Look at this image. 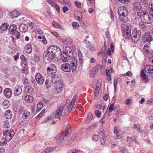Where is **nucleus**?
I'll use <instances>...</instances> for the list:
<instances>
[{
  "instance_id": "nucleus-58",
  "label": "nucleus",
  "mask_w": 153,
  "mask_h": 153,
  "mask_svg": "<svg viewBox=\"0 0 153 153\" xmlns=\"http://www.w3.org/2000/svg\"><path fill=\"white\" fill-rule=\"evenodd\" d=\"M88 120H90L93 118L92 114L91 113H89L88 114Z\"/></svg>"
},
{
  "instance_id": "nucleus-61",
  "label": "nucleus",
  "mask_w": 153,
  "mask_h": 153,
  "mask_svg": "<svg viewBox=\"0 0 153 153\" xmlns=\"http://www.w3.org/2000/svg\"><path fill=\"white\" fill-rule=\"evenodd\" d=\"M110 48L112 53L114 52V49L113 46V43L112 42L111 43L110 45V48Z\"/></svg>"
},
{
  "instance_id": "nucleus-6",
  "label": "nucleus",
  "mask_w": 153,
  "mask_h": 153,
  "mask_svg": "<svg viewBox=\"0 0 153 153\" xmlns=\"http://www.w3.org/2000/svg\"><path fill=\"white\" fill-rule=\"evenodd\" d=\"M64 107L65 105L63 104H61L59 106L54 114L55 117L60 119L59 117L62 116Z\"/></svg>"
},
{
  "instance_id": "nucleus-43",
  "label": "nucleus",
  "mask_w": 153,
  "mask_h": 153,
  "mask_svg": "<svg viewBox=\"0 0 153 153\" xmlns=\"http://www.w3.org/2000/svg\"><path fill=\"white\" fill-rule=\"evenodd\" d=\"M144 22H140L139 23V26L140 28L143 30H146V27L144 25Z\"/></svg>"
},
{
  "instance_id": "nucleus-20",
  "label": "nucleus",
  "mask_w": 153,
  "mask_h": 153,
  "mask_svg": "<svg viewBox=\"0 0 153 153\" xmlns=\"http://www.w3.org/2000/svg\"><path fill=\"white\" fill-rule=\"evenodd\" d=\"M47 1L53 7H55L56 10L58 12H59L60 7L59 6L56 4V3L52 0H48Z\"/></svg>"
},
{
  "instance_id": "nucleus-13",
  "label": "nucleus",
  "mask_w": 153,
  "mask_h": 153,
  "mask_svg": "<svg viewBox=\"0 0 153 153\" xmlns=\"http://www.w3.org/2000/svg\"><path fill=\"white\" fill-rule=\"evenodd\" d=\"M70 65L73 71L76 70L77 67V62L76 58H73L72 59L71 61Z\"/></svg>"
},
{
  "instance_id": "nucleus-48",
  "label": "nucleus",
  "mask_w": 153,
  "mask_h": 153,
  "mask_svg": "<svg viewBox=\"0 0 153 153\" xmlns=\"http://www.w3.org/2000/svg\"><path fill=\"white\" fill-rule=\"evenodd\" d=\"M96 72H97L99 70H100L102 68V66L100 65H97L94 68Z\"/></svg>"
},
{
  "instance_id": "nucleus-17",
  "label": "nucleus",
  "mask_w": 153,
  "mask_h": 153,
  "mask_svg": "<svg viewBox=\"0 0 153 153\" xmlns=\"http://www.w3.org/2000/svg\"><path fill=\"white\" fill-rule=\"evenodd\" d=\"M143 70L147 73H153V66L149 65H145Z\"/></svg>"
},
{
  "instance_id": "nucleus-30",
  "label": "nucleus",
  "mask_w": 153,
  "mask_h": 153,
  "mask_svg": "<svg viewBox=\"0 0 153 153\" xmlns=\"http://www.w3.org/2000/svg\"><path fill=\"white\" fill-rule=\"evenodd\" d=\"M18 11L16 10H14L13 12L10 13V16L12 18H16L19 16Z\"/></svg>"
},
{
  "instance_id": "nucleus-19",
  "label": "nucleus",
  "mask_w": 153,
  "mask_h": 153,
  "mask_svg": "<svg viewBox=\"0 0 153 153\" xmlns=\"http://www.w3.org/2000/svg\"><path fill=\"white\" fill-rule=\"evenodd\" d=\"M62 70L65 72H69L71 70V67L70 65L68 63H65L63 64L61 67Z\"/></svg>"
},
{
  "instance_id": "nucleus-3",
  "label": "nucleus",
  "mask_w": 153,
  "mask_h": 153,
  "mask_svg": "<svg viewBox=\"0 0 153 153\" xmlns=\"http://www.w3.org/2000/svg\"><path fill=\"white\" fill-rule=\"evenodd\" d=\"M3 134L5 137V140L7 141H9L13 138L15 133L13 130L6 129L3 131Z\"/></svg>"
},
{
  "instance_id": "nucleus-59",
  "label": "nucleus",
  "mask_w": 153,
  "mask_h": 153,
  "mask_svg": "<svg viewBox=\"0 0 153 153\" xmlns=\"http://www.w3.org/2000/svg\"><path fill=\"white\" fill-rule=\"evenodd\" d=\"M114 104L113 103H112L110 105L109 108V111L110 112H111L112 111L114 110Z\"/></svg>"
},
{
  "instance_id": "nucleus-8",
  "label": "nucleus",
  "mask_w": 153,
  "mask_h": 153,
  "mask_svg": "<svg viewBox=\"0 0 153 153\" xmlns=\"http://www.w3.org/2000/svg\"><path fill=\"white\" fill-rule=\"evenodd\" d=\"M35 79L38 84L41 85L44 82V79L42 75L39 73H37L35 76Z\"/></svg>"
},
{
  "instance_id": "nucleus-15",
  "label": "nucleus",
  "mask_w": 153,
  "mask_h": 153,
  "mask_svg": "<svg viewBox=\"0 0 153 153\" xmlns=\"http://www.w3.org/2000/svg\"><path fill=\"white\" fill-rule=\"evenodd\" d=\"M140 75L141 79L143 82L146 83L149 81L148 78V75L144 73V70H142Z\"/></svg>"
},
{
  "instance_id": "nucleus-32",
  "label": "nucleus",
  "mask_w": 153,
  "mask_h": 153,
  "mask_svg": "<svg viewBox=\"0 0 153 153\" xmlns=\"http://www.w3.org/2000/svg\"><path fill=\"white\" fill-rule=\"evenodd\" d=\"M70 102V101L69 100H67L66 103L68 104V103H69ZM74 105V104H73V103H71V102L70 105L68 104V105H67V108L69 111H71L72 110L73 105Z\"/></svg>"
},
{
  "instance_id": "nucleus-14",
  "label": "nucleus",
  "mask_w": 153,
  "mask_h": 153,
  "mask_svg": "<svg viewBox=\"0 0 153 153\" xmlns=\"http://www.w3.org/2000/svg\"><path fill=\"white\" fill-rule=\"evenodd\" d=\"M22 92V88L18 86H16L13 88V94L15 96H18L21 94Z\"/></svg>"
},
{
  "instance_id": "nucleus-10",
  "label": "nucleus",
  "mask_w": 153,
  "mask_h": 153,
  "mask_svg": "<svg viewBox=\"0 0 153 153\" xmlns=\"http://www.w3.org/2000/svg\"><path fill=\"white\" fill-rule=\"evenodd\" d=\"M66 56H63L60 58V60L63 62H66L68 61L69 58L71 57L73 55V53L72 52H69L70 53L69 54V52L68 51L65 52V53L63 52Z\"/></svg>"
},
{
  "instance_id": "nucleus-62",
  "label": "nucleus",
  "mask_w": 153,
  "mask_h": 153,
  "mask_svg": "<svg viewBox=\"0 0 153 153\" xmlns=\"http://www.w3.org/2000/svg\"><path fill=\"white\" fill-rule=\"evenodd\" d=\"M100 137L98 135H94L93 137V139L95 141L98 140Z\"/></svg>"
},
{
  "instance_id": "nucleus-40",
  "label": "nucleus",
  "mask_w": 153,
  "mask_h": 153,
  "mask_svg": "<svg viewBox=\"0 0 153 153\" xmlns=\"http://www.w3.org/2000/svg\"><path fill=\"white\" fill-rule=\"evenodd\" d=\"M2 127L4 128H8L10 127V125L8 121L5 120L3 122Z\"/></svg>"
},
{
  "instance_id": "nucleus-47",
  "label": "nucleus",
  "mask_w": 153,
  "mask_h": 153,
  "mask_svg": "<svg viewBox=\"0 0 153 153\" xmlns=\"http://www.w3.org/2000/svg\"><path fill=\"white\" fill-rule=\"evenodd\" d=\"M9 102L7 101H4L2 104V105L4 108H7L9 107Z\"/></svg>"
},
{
  "instance_id": "nucleus-21",
  "label": "nucleus",
  "mask_w": 153,
  "mask_h": 153,
  "mask_svg": "<svg viewBox=\"0 0 153 153\" xmlns=\"http://www.w3.org/2000/svg\"><path fill=\"white\" fill-rule=\"evenodd\" d=\"M28 26L27 25L23 23L21 24L19 27V29L21 32L26 31L28 30Z\"/></svg>"
},
{
  "instance_id": "nucleus-41",
  "label": "nucleus",
  "mask_w": 153,
  "mask_h": 153,
  "mask_svg": "<svg viewBox=\"0 0 153 153\" xmlns=\"http://www.w3.org/2000/svg\"><path fill=\"white\" fill-rule=\"evenodd\" d=\"M124 34L125 38L128 39H129L131 38V31L125 32H124Z\"/></svg>"
},
{
  "instance_id": "nucleus-50",
  "label": "nucleus",
  "mask_w": 153,
  "mask_h": 153,
  "mask_svg": "<svg viewBox=\"0 0 153 153\" xmlns=\"http://www.w3.org/2000/svg\"><path fill=\"white\" fill-rule=\"evenodd\" d=\"M74 4L77 7L79 8H81V2L79 1H75Z\"/></svg>"
},
{
  "instance_id": "nucleus-7",
  "label": "nucleus",
  "mask_w": 153,
  "mask_h": 153,
  "mask_svg": "<svg viewBox=\"0 0 153 153\" xmlns=\"http://www.w3.org/2000/svg\"><path fill=\"white\" fill-rule=\"evenodd\" d=\"M48 51L53 54L61 53V51L59 47L56 46L52 45L49 46L48 48Z\"/></svg>"
},
{
  "instance_id": "nucleus-57",
  "label": "nucleus",
  "mask_w": 153,
  "mask_h": 153,
  "mask_svg": "<svg viewBox=\"0 0 153 153\" xmlns=\"http://www.w3.org/2000/svg\"><path fill=\"white\" fill-rule=\"evenodd\" d=\"M77 96L75 95L73 97L71 102V103H73V104H75V101L77 99Z\"/></svg>"
},
{
  "instance_id": "nucleus-28",
  "label": "nucleus",
  "mask_w": 153,
  "mask_h": 153,
  "mask_svg": "<svg viewBox=\"0 0 153 153\" xmlns=\"http://www.w3.org/2000/svg\"><path fill=\"white\" fill-rule=\"evenodd\" d=\"M25 100L27 102H31L33 101V98L31 96L27 95L25 97Z\"/></svg>"
},
{
  "instance_id": "nucleus-39",
  "label": "nucleus",
  "mask_w": 153,
  "mask_h": 153,
  "mask_svg": "<svg viewBox=\"0 0 153 153\" xmlns=\"http://www.w3.org/2000/svg\"><path fill=\"white\" fill-rule=\"evenodd\" d=\"M54 150V148H48L42 151L41 153H51Z\"/></svg>"
},
{
  "instance_id": "nucleus-60",
  "label": "nucleus",
  "mask_w": 153,
  "mask_h": 153,
  "mask_svg": "<svg viewBox=\"0 0 153 153\" xmlns=\"http://www.w3.org/2000/svg\"><path fill=\"white\" fill-rule=\"evenodd\" d=\"M105 46H103L102 47V51L101 52H99L98 53L99 55H100L101 54H102L103 53L105 52Z\"/></svg>"
},
{
  "instance_id": "nucleus-12",
  "label": "nucleus",
  "mask_w": 153,
  "mask_h": 153,
  "mask_svg": "<svg viewBox=\"0 0 153 153\" xmlns=\"http://www.w3.org/2000/svg\"><path fill=\"white\" fill-rule=\"evenodd\" d=\"M55 84L54 89L57 93H61L63 89V84L62 82V81H59Z\"/></svg>"
},
{
  "instance_id": "nucleus-35",
  "label": "nucleus",
  "mask_w": 153,
  "mask_h": 153,
  "mask_svg": "<svg viewBox=\"0 0 153 153\" xmlns=\"http://www.w3.org/2000/svg\"><path fill=\"white\" fill-rule=\"evenodd\" d=\"M114 133L116 135L114 136V138L115 139H118L119 138V134L120 133L119 130L117 129V128L115 127L114 128Z\"/></svg>"
},
{
  "instance_id": "nucleus-55",
  "label": "nucleus",
  "mask_w": 153,
  "mask_h": 153,
  "mask_svg": "<svg viewBox=\"0 0 153 153\" xmlns=\"http://www.w3.org/2000/svg\"><path fill=\"white\" fill-rule=\"evenodd\" d=\"M80 152V151L78 149H73L70 151L68 153H77Z\"/></svg>"
},
{
  "instance_id": "nucleus-33",
  "label": "nucleus",
  "mask_w": 153,
  "mask_h": 153,
  "mask_svg": "<svg viewBox=\"0 0 153 153\" xmlns=\"http://www.w3.org/2000/svg\"><path fill=\"white\" fill-rule=\"evenodd\" d=\"M102 82V79L101 78H99L97 81L96 85L97 89H100L101 88Z\"/></svg>"
},
{
  "instance_id": "nucleus-9",
  "label": "nucleus",
  "mask_w": 153,
  "mask_h": 153,
  "mask_svg": "<svg viewBox=\"0 0 153 153\" xmlns=\"http://www.w3.org/2000/svg\"><path fill=\"white\" fill-rule=\"evenodd\" d=\"M141 19L143 22L145 24H150L153 22V20L151 19L149 16L146 14L145 12V14L143 15Z\"/></svg>"
},
{
  "instance_id": "nucleus-11",
  "label": "nucleus",
  "mask_w": 153,
  "mask_h": 153,
  "mask_svg": "<svg viewBox=\"0 0 153 153\" xmlns=\"http://www.w3.org/2000/svg\"><path fill=\"white\" fill-rule=\"evenodd\" d=\"M56 55L48 51L47 54V59L48 62H55L56 60Z\"/></svg>"
},
{
  "instance_id": "nucleus-27",
  "label": "nucleus",
  "mask_w": 153,
  "mask_h": 153,
  "mask_svg": "<svg viewBox=\"0 0 153 153\" xmlns=\"http://www.w3.org/2000/svg\"><path fill=\"white\" fill-rule=\"evenodd\" d=\"M124 28V32L127 31H131V26L130 24L129 23L126 24L123 26Z\"/></svg>"
},
{
  "instance_id": "nucleus-45",
  "label": "nucleus",
  "mask_w": 153,
  "mask_h": 153,
  "mask_svg": "<svg viewBox=\"0 0 153 153\" xmlns=\"http://www.w3.org/2000/svg\"><path fill=\"white\" fill-rule=\"evenodd\" d=\"M0 29L3 31L6 30L7 29V24L4 23H3L1 26Z\"/></svg>"
},
{
  "instance_id": "nucleus-1",
  "label": "nucleus",
  "mask_w": 153,
  "mask_h": 153,
  "mask_svg": "<svg viewBox=\"0 0 153 153\" xmlns=\"http://www.w3.org/2000/svg\"><path fill=\"white\" fill-rule=\"evenodd\" d=\"M142 38L143 41V42L146 43L147 42H149L148 43L144 45L143 48L144 52L146 53H148L149 52V45H150V42L153 40V38L149 36V33L148 32L145 33Z\"/></svg>"
},
{
  "instance_id": "nucleus-31",
  "label": "nucleus",
  "mask_w": 153,
  "mask_h": 153,
  "mask_svg": "<svg viewBox=\"0 0 153 153\" xmlns=\"http://www.w3.org/2000/svg\"><path fill=\"white\" fill-rule=\"evenodd\" d=\"M43 104L42 102L40 101L37 104L36 111L39 112L40 111L43 107Z\"/></svg>"
},
{
  "instance_id": "nucleus-42",
  "label": "nucleus",
  "mask_w": 153,
  "mask_h": 153,
  "mask_svg": "<svg viewBox=\"0 0 153 153\" xmlns=\"http://www.w3.org/2000/svg\"><path fill=\"white\" fill-rule=\"evenodd\" d=\"M78 54L79 60V63L80 64H81L82 62V55L80 51L78 50Z\"/></svg>"
},
{
  "instance_id": "nucleus-34",
  "label": "nucleus",
  "mask_w": 153,
  "mask_h": 153,
  "mask_svg": "<svg viewBox=\"0 0 153 153\" xmlns=\"http://www.w3.org/2000/svg\"><path fill=\"white\" fill-rule=\"evenodd\" d=\"M30 114L29 112L26 110H25L22 113V118L24 120L26 119L29 116Z\"/></svg>"
},
{
  "instance_id": "nucleus-49",
  "label": "nucleus",
  "mask_w": 153,
  "mask_h": 153,
  "mask_svg": "<svg viewBox=\"0 0 153 153\" xmlns=\"http://www.w3.org/2000/svg\"><path fill=\"white\" fill-rule=\"evenodd\" d=\"M20 58L22 61L23 62L24 64L25 65H26L27 64V59L23 55H22L20 56Z\"/></svg>"
},
{
  "instance_id": "nucleus-36",
  "label": "nucleus",
  "mask_w": 153,
  "mask_h": 153,
  "mask_svg": "<svg viewBox=\"0 0 153 153\" xmlns=\"http://www.w3.org/2000/svg\"><path fill=\"white\" fill-rule=\"evenodd\" d=\"M149 7V13L153 18V5L152 3H150Z\"/></svg>"
},
{
  "instance_id": "nucleus-23",
  "label": "nucleus",
  "mask_w": 153,
  "mask_h": 153,
  "mask_svg": "<svg viewBox=\"0 0 153 153\" xmlns=\"http://www.w3.org/2000/svg\"><path fill=\"white\" fill-rule=\"evenodd\" d=\"M139 11H135V19H140V18L143 16V15L145 14V12L142 11L139 12Z\"/></svg>"
},
{
  "instance_id": "nucleus-29",
  "label": "nucleus",
  "mask_w": 153,
  "mask_h": 153,
  "mask_svg": "<svg viewBox=\"0 0 153 153\" xmlns=\"http://www.w3.org/2000/svg\"><path fill=\"white\" fill-rule=\"evenodd\" d=\"M4 117L6 119H10L12 117V113L10 111L8 110L5 113Z\"/></svg>"
},
{
  "instance_id": "nucleus-56",
  "label": "nucleus",
  "mask_w": 153,
  "mask_h": 153,
  "mask_svg": "<svg viewBox=\"0 0 153 153\" xmlns=\"http://www.w3.org/2000/svg\"><path fill=\"white\" fill-rule=\"evenodd\" d=\"M79 24L77 22H74L72 24V27L74 28H76L79 27Z\"/></svg>"
},
{
  "instance_id": "nucleus-44",
  "label": "nucleus",
  "mask_w": 153,
  "mask_h": 153,
  "mask_svg": "<svg viewBox=\"0 0 153 153\" xmlns=\"http://www.w3.org/2000/svg\"><path fill=\"white\" fill-rule=\"evenodd\" d=\"M62 3L63 4H66L69 6H71V3L69 0H63L62 1Z\"/></svg>"
},
{
  "instance_id": "nucleus-2",
  "label": "nucleus",
  "mask_w": 153,
  "mask_h": 153,
  "mask_svg": "<svg viewBox=\"0 0 153 153\" xmlns=\"http://www.w3.org/2000/svg\"><path fill=\"white\" fill-rule=\"evenodd\" d=\"M117 12L119 16V20L121 22H126L128 18V13L127 8L124 7H120Z\"/></svg>"
},
{
  "instance_id": "nucleus-54",
  "label": "nucleus",
  "mask_w": 153,
  "mask_h": 153,
  "mask_svg": "<svg viewBox=\"0 0 153 153\" xmlns=\"http://www.w3.org/2000/svg\"><path fill=\"white\" fill-rule=\"evenodd\" d=\"M45 84L46 87L47 88L50 86L49 81L48 80L46 79V80L45 82Z\"/></svg>"
},
{
  "instance_id": "nucleus-22",
  "label": "nucleus",
  "mask_w": 153,
  "mask_h": 153,
  "mask_svg": "<svg viewBox=\"0 0 153 153\" xmlns=\"http://www.w3.org/2000/svg\"><path fill=\"white\" fill-rule=\"evenodd\" d=\"M12 91L9 88H6L4 91V94L7 98H10L11 95Z\"/></svg>"
},
{
  "instance_id": "nucleus-5",
  "label": "nucleus",
  "mask_w": 153,
  "mask_h": 153,
  "mask_svg": "<svg viewBox=\"0 0 153 153\" xmlns=\"http://www.w3.org/2000/svg\"><path fill=\"white\" fill-rule=\"evenodd\" d=\"M141 36V31L139 30L134 29L133 30L131 35V39L134 42H137L139 40Z\"/></svg>"
},
{
  "instance_id": "nucleus-38",
  "label": "nucleus",
  "mask_w": 153,
  "mask_h": 153,
  "mask_svg": "<svg viewBox=\"0 0 153 153\" xmlns=\"http://www.w3.org/2000/svg\"><path fill=\"white\" fill-rule=\"evenodd\" d=\"M127 138L130 139L131 142H134L135 143L138 144L139 143L138 142L137 140L136 137L134 136H131V137H128Z\"/></svg>"
},
{
  "instance_id": "nucleus-4",
  "label": "nucleus",
  "mask_w": 153,
  "mask_h": 153,
  "mask_svg": "<svg viewBox=\"0 0 153 153\" xmlns=\"http://www.w3.org/2000/svg\"><path fill=\"white\" fill-rule=\"evenodd\" d=\"M16 26L15 25H11L9 28V31L10 33L13 35H14L16 38L18 39L20 36V33L19 32L17 31Z\"/></svg>"
},
{
  "instance_id": "nucleus-51",
  "label": "nucleus",
  "mask_w": 153,
  "mask_h": 153,
  "mask_svg": "<svg viewBox=\"0 0 153 153\" xmlns=\"http://www.w3.org/2000/svg\"><path fill=\"white\" fill-rule=\"evenodd\" d=\"M95 114L98 118H100L101 116V113L98 110H96L95 111Z\"/></svg>"
},
{
  "instance_id": "nucleus-53",
  "label": "nucleus",
  "mask_w": 153,
  "mask_h": 153,
  "mask_svg": "<svg viewBox=\"0 0 153 153\" xmlns=\"http://www.w3.org/2000/svg\"><path fill=\"white\" fill-rule=\"evenodd\" d=\"M82 12H79V13L78 16H77V19L79 21H81L82 20Z\"/></svg>"
},
{
  "instance_id": "nucleus-37",
  "label": "nucleus",
  "mask_w": 153,
  "mask_h": 153,
  "mask_svg": "<svg viewBox=\"0 0 153 153\" xmlns=\"http://www.w3.org/2000/svg\"><path fill=\"white\" fill-rule=\"evenodd\" d=\"M97 72L95 71L94 68H92L90 71L89 73V75L91 77H94L97 73Z\"/></svg>"
},
{
  "instance_id": "nucleus-63",
  "label": "nucleus",
  "mask_w": 153,
  "mask_h": 153,
  "mask_svg": "<svg viewBox=\"0 0 153 153\" xmlns=\"http://www.w3.org/2000/svg\"><path fill=\"white\" fill-rule=\"evenodd\" d=\"M104 133V131L102 129H100L99 130V134L101 135H102Z\"/></svg>"
},
{
  "instance_id": "nucleus-24",
  "label": "nucleus",
  "mask_w": 153,
  "mask_h": 153,
  "mask_svg": "<svg viewBox=\"0 0 153 153\" xmlns=\"http://www.w3.org/2000/svg\"><path fill=\"white\" fill-rule=\"evenodd\" d=\"M141 8V6L140 3L138 2H136L134 3L133 6V10L135 11H140Z\"/></svg>"
},
{
  "instance_id": "nucleus-16",
  "label": "nucleus",
  "mask_w": 153,
  "mask_h": 153,
  "mask_svg": "<svg viewBox=\"0 0 153 153\" xmlns=\"http://www.w3.org/2000/svg\"><path fill=\"white\" fill-rule=\"evenodd\" d=\"M61 77L60 76L57 74H54L51 77V82L53 84H55L60 80Z\"/></svg>"
},
{
  "instance_id": "nucleus-52",
  "label": "nucleus",
  "mask_w": 153,
  "mask_h": 153,
  "mask_svg": "<svg viewBox=\"0 0 153 153\" xmlns=\"http://www.w3.org/2000/svg\"><path fill=\"white\" fill-rule=\"evenodd\" d=\"M100 141L101 144L104 145L105 144V137L104 136L102 137L100 139Z\"/></svg>"
},
{
  "instance_id": "nucleus-18",
  "label": "nucleus",
  "mask_w": 153,
  "mask_h": 153,
  "mask_svg": "<svg viewBox=\"0 0 153 153\" xmlns=\"http://www.w3.org/2000/svg\"><path fill=\"white\" fill-rule=\"evenodd\" d=\"M68 137L66 134H59L56 136V140H59V141L61 143L64 140H66Z\"/></svg>"
},
{
  "instance_id": "nucleus-46",
  "label": "nucleus",
  "mask_w": 153,
  "mask_h": 153,
  "mask_svg": "<svg viewBox=\"0 0 153 153\" xmlns=\"http://www.w3.org/2000/svg\"><path fill=\"white\" fill-rule=\"evenodd\" d=\"M24 111H25L24 110V108L22 106H18L16 110V111H18L21 114Z\"/></svg>"
},
{
  "instance_id": "nucleus-64",
  "label": "nucleus",
  "mask_w": 153,
  "mask_h": 153,
  "mask_svg": "<svg viewBox=\"0 0 153 153\" xmlns=\"http://www.w3.org/2000/svg\"><path fill=\"white\" fill-rule=\"evenodd\" d=\"M68 10V8L65 6H64L62 8L63 12L64 13H65Z\"/></svg>"
},
{
  "instance_id": "nucleus-26",
  "label": "nucleus",
  "mask_w": 153,
  "mask_h": 153,
  "mask_svg": "<svg viewBox=\"0 0 153 153\" xmlns=\"http://www.w3.org/2000/svg\"><path fill=\"white\" fill-rule=\"evenodd\" d=\"M25 51L27 53H30L32 52L31 47L30 44H27L25 45Z\"/></svg>"
},
{
  "instance_id": "nucleus-25",
  "label": "nucleus",
  "mask_w": 153,
  "mask_h": 153,
  "mask_svg": "<svg viewBox=\"0 0 153 153\" xmlns=\"http://www.w3.org/2000/svg\"><path fill=\"white\" fill-rule=\"evenodd\" d=\"M25 93L33 94L34 93L33 89L29 86H27L25 87Z\"/></svg>"
}]
</instances>
